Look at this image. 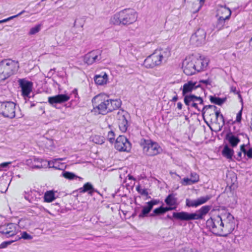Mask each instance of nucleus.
I'll use <instances>...</instances> for the list:
<instances>
[{"label": "nucleus", "instance_id": "a211bd4d", "mask_svg": "<svg viewBox=\"0 0 252 252\" xmlns=\"http://www.w3.org/2000/svg\"><path fill=\"white\" fill-rule=\"evenodd\" d=\"M70 98V95L66 94H59L48 97V102L53 106L56 107L58 103H62L67 101Z\"/></svg>", "mask_w": 252, "mask_h": 252}, {"label": "nucleus", "instance_id": "5fc2aeb1", "mask_svg": "<svg viewBox=\"0 0 252 252\" xmlns=\"http://www.w3.org/2000/svg\"><path fill=\"white\" fill-rule=\"evenodd\" d=\"M244 156H247L249 158H252V148H250L248 151L247 150L244 154Z\"/></svg>", "mask_w": 252, "mask_h": 252}, {"label": "nucleus", "instance_id": "b1692460", "mask_svg": "<svg viewBox=\"0 0 252 252\" xmlns=\"http://www.w3.org/2000/svg\"><path fill=\"white\" fill-rule=\"evenodd\" d=\"M78 190L80 193L87 192L90 195H93L94 192H97V191L94 189L92 184L90 182L85 184L83 187L79 189Z\"/></svg>", "mask_w": 252, "mask_h": 252}, {"label": "nucleus", "instance_id": "dca6fc26", "mask_svg": "<svg viewBox=\"0 0 252 252\" xmlns=\"http://www.w3.org/2000/svg\"><path fill=\"white\" fill-rule=\"evenodd\" d=\"M19 85L21 89L22 95L24 97H29V94L32 92L33 83L27 80H18Z\"/></svg>", "mask_w": 252, "mask_h": 252}, {"label": "nucleus", "instance_id": "e433bc0d", "mask_svg": "<svg viewBox=\"0 0 252 252\" xmlns=\"http://www.w3.org/2000/svg\"><path fill=\"white\" fill-rule=\"evenodd\" d=\"M62 175L65 178L69 179V180H72L74 178H78V177H77L74 173H73L72 172H68V171H63L62 173ZM79 178L81 179V178H80V177H79Z\"/></svg>", "mask_w": 252, "mask_h": 252}, {"label": "nucleus", "instance_id": "7ed1b4c3", "mask_svg": "<svg viewBox=\"0 0 252 252\" xmlns=\"http://www.w3.org/2000/svg\"><path fill=\"white\" fill-rule=\"evenodd\" d=\"M137 14L133 10L125 9L115 14L110 20L111 24L117 26H127L135 22Z\"/></svg>", "mask_w": 252, "mask_h": 252}, {"label": "nucleus", "instance_id": "13d9d810", "mask_svg": "<svg viewBox=\"0 0 252 252\" xmlns=\"http://www.w3.org/2000/svg\"><path fill=\"white\" fill-rule=\"evenodd\" d=\"M200 83H202L206 86L211 85V80H200Z\"/></svg>", "mask_w": 252, "mask_h": 252}, {"label": "nucleus", "instance_id": "09e8293b", "mask_svg": "<svg viewBox=\"0 0 252 252\" xmlns=\"http://www.w3.org/2000/svg\"><path fill=\"white\" fill-rule=\"evenodd\" d=\"M108 80H94L96 85L98 86H103L107 83Z\"/></svg>", "mask_w": 252, "mask_h": 252}, {"label": "nucleus", "instance_id": "a18cd8bd", "mask_svg": "<svg viewBox=\"0 0 252 252\" xmlns=\"http://www.w3.org/2000/svg\"><path fill=\"white\" fill-rule=\"evenodd\" d=\"M159 202L160 201L158 199H152L150 201L148 202L146 204L153 209L154 205L159 204Z\"/></svg>", "mask_w": 252, "mask_h": 252}, {"label": "nucleus", "instance_id": "4468645a", "mask_svg": "<svg viewBox=\"0 0 252 252\" xmlns=\"http://www.w3.org/2000/svg\"><path fill=\"white\" fill-rule=\"evenodd\" d=\"M212 197V196L211 195H207L194 200L187 198L186 199V206L188 207H197L206 203Z\"/></svg>", "mask_w": 252, "mask_h": 252}, {"label": "nucleus", "instance_id": "6e6552de", "mask_svg": "<svg viewBox=\"0 0 252 252\" xmlns=\"http://www.w3.org/2000/svg\"><path fill=\"white\" fill-rule=\"evenodd\" d=\"M170 55V50L167 48H165L157 49L150 56L155 64L158 65L161 63L162 61L166 62Z\"/></svg>", "mask_w": 252, "mask_h": 252}, {"label": "nucleus", "instance_id": "4d7b16f0", "mask_svg": "<svg viewBox=\"0 0 252 252\" xmlns=\"http://www.w3.org/2000/svg\"><path fill=\"white\" fill-rule=\"evenodd\" d=\"M25 12V10H23L21 12H20L19 13H18L17 15H14V16H11V17H9L7 18V20L9 21H10V20H12V19H14V18H15L16 17H17L20 16L23 13H24Z\"/></svg>", "mask_w": 252, "mask_h": 252}, {"label": "nucleus", "instance_id": "f257e3e1", "mask_svg": "<svg viewBox=\"0 0 252 252\" xmlns=\"http://www.w3.org/2000/svg\"><path fill=\"white\" fill-rule=\"evenodd\" d=\"M223 216L226 218L223 220L219 215L210 218L206 225L214 235L226 237L234 230L235 223L234 217L230 213H226Z\"/></svg>", "mask_w": 252, "mask_h": 252}, {"label": "nucleus", "instance_id": "1a4fd4ad", "mask_svg": "<svg viewBox=\"0 0 252 252\" xmlns=\"http://www.w3.org/2000/svg\"><path fill=\"white\" fill-rule=\"evenodd\" d=\"M220 11H221L223 13H225L226 15H220L218 19L215 27L218 31L224 28H227L229 27L228 26V20L231 14V11L230 9L226 6H221Z\"/></svg>", "mask_w": 252, "mask_h": 252}, {"label": "nucleus", "instance_id": "0e129e2a", "mask_svg": "<svg viewBox=\"0 0 252 252\" xmlns=\"http://www.w3.org/2000/svg\"><path fill=\"white\" fill-rule=\"evenodd\" d=\"M72 94L74 95V97H78V94H77V90L76 89H74L72 92Z\"/></svg>", "mask_w": 252, "mask_h": 252}, {"label": "nucleus", "instance_id": "f03ea898", "mask_svg": "<svg viewBox=\"0 0 252 252\" xmlns=\"http://www.w3.org/2000/svg\"><path fill=\"white\" fill-rule=\"evenodd\" d=\"M212 209L211 205H205L201 207L199 210L193 213H189L182 211L180 212H173L172 217L167 215L165 219L172 220L174 218L181 221H189L194 220H203L204 217Z\"/></svg>", "mask_w": 252, "mask_h": 252}, {"label": "nucleus", "instance_id": "680f3d73", "mask_svg": "<svg viewBox=\"0 0 252 252\" xmlns=\"http://www.w3.org/2000/svg\"><path fill=\"white\" fill-rule=\"evenodd\" d=\"M245 147H246V145L245 144H243L240 147V151L242 153L243 152L244 154H245L247 151V150L245 148Z\"/></svg>", "mask_w": 252, "mask_h": 252}, {"label": "nucleus", "instance_id": "0eeeda50", "mask_svg": "<svg viewBox=\"0 0 252 252\" xmlns=\"http://www.w3.org/2000/svg\"><path fill=\"white\" fill-rule=\"evenodd\" d=\"M15 104L11 101L0 102V114L10 119L15 117Z\"/></svg>", "mask_w": 252, "mask_h": 252}, {"label": "nucleus", "instance_id": "5701e85b", "mask_svg": "<svg viewBox=\"0 0 252 252\" xmlns=\"http://www.w3.org/2000/svg\"><path fill=\"white\" fill-rule=\"evenodd\" d=\"M234 150L231 148L227 144L224 145L221 151L222 156L229 160H233Z\"/></svg>", "mask_w": 252, "mask_h": 252}, {"label": "nucleus", "instance_id": "423d86ee", "mask_svg": "<svg viewBox=\"0 0 252 252\" xmlns=\"http://www.w3.org/2000/svg\"><path fill=\"white\" fill-rule=\"evenodd\" d=\"M140 145L143 149V152L148 156L157 155L162 151L158 143L153 142L150 139H141Z\"/></svg>", "mask_w": 252, "mask_h": 252}, {"label": "nucleus", "instance_id": "f3484780", "mask_svg": "<svg viewBox=\"0 0 252 252\" xmlns=\"http://www.w3.org/2000/svg\"><path fill=\"white\" fill-rule=\"evenodd\" d=\"M190 56L187 57L183 62V71L187 75H191L196 71Z\"/></svg>", "mask_w": 252, "mask_h": 252}, {"label": "nucleus", "instance_id": "6ab92c4d", "mask_svg": "<svg viewBox=\"0 0 252 252\" xmlns=\"http://www.w3.org/2000/svg\"><path fill=\"white\" fill-rule=\"evenodd\" d=\"M118 124L120 130L122 132H126L128 127V122L126 117L128 114L124 111L120 110L118 112Z\"/></svg>", "mask_w": 252, "mask_h": 252}, {"label": "nucleus", "instance_id": "c03bdc74", "mask_svg": "<svg viewBox=\"0 0 252 252\" xmlns=\"http://www.w3.org/2000/svg\"><path fill=\"white\" fill-rule=\"evenodd\" d=\"M190 177L192 183H196L199 181V176L196 173H191Z\"/></svg>", "mask_w": 252, "mask_h": 252}, {"label": "nucleus", "instance_id": "2eb2a0df", "mask_svg": "<svg viewBox=\"0 0 252 252\" xmlns=\"http://www.w3.org/2000/svg\"><path fill=\"white\" fill-rule=\"evenodd\" d=\"M17 225L15 223H9L0 227V233L5 235L6 238L13 237L17 234Z\"/></svg>", "mask_w": 252, "mask_h": 252}, {"label": "nucleus", "instance_id": "412c9836", "mask_svg": "<svg viewBox=\"0 0 252 252\" xmlns=\"http://www.w3.org/2000/svg\"><path fill=\"white\" fill-rule=\"evenodd\" d=\"M200 87V84H197L196 82H193L192 81H189L185 83L183 88H181V90H182V94L185 97V96L189 95L187 94L188 93L191 92L192 90H195Z\"/></svg>", "mask_w": 252, "mask_h": 252}, {"label": "nucleus", "instance_id": "393cba45", "mask_svg": "<svg viewBox=\"0 0 252 252\" xmlns=\"http://www.w3.org/2000/svg\"><path fill=\"white\" fill-rule=\"evenodd\" d=\"M185 2L190 4L193 12H197L201 8L204 0H185Z\"/></svg>", "mask_w": 252, "mask_h": 252}, {"label": "nucleus", "instance_id": "49530a36", "mask_svg": "<svg viewBox=\"0 0 252 252\" xmlns=\"http://www.w3.org/2000/svg\"><path fill=\"white\" fill-rule=\"evenodd\" d=\"M154 213L156 214L157 216L164 214L163 212V207L161 206L154 210Z\"/></svg>", "mask_w": 252, "mask_h": 252}, {"label": "nucleus", "instance_id": "7c9ffc66", "mask_svg": "<svg viewBox=\"0 0 252 252\" xmlns=\"http://www.w3.org/2000/svg\"><path fill=\"white\" fill-rule=\"evenodd\" d=\"M55 198L54 192L52 190L46 192L44 196V200L46 202H51Z\"/></svg>", "mask_w": 252, "mask_h": 252}, {"label": "nucleus", "instance_id": "de8ad7c7", "mask_svg": "<svg viewBox=\"0 0 252 252\" xmlns=\"http://www.w3.org/2000/svg\"><path fill=\"white\" fill-rule=\"evenodd\" d=\"M182 184L183 185L187 186L192 184L193 183L191 178H184L182 180Z\"/></svg>", "mask_w": 252, "mask_h": 252}, {"label": "nucleus", "instance_id": "f8f14e48", "mask_svg": "<svg viewBox=\"0 0 252 252\" xmlns=\"http://www.w3.org/2000/svg\"><path fill=\"white\" fill-rule=\"evenodd\" d=\"M115 148L120 152L130 151L131 146L128 139L124 135H120L115 142Z\"/></svg>", "mask_w": 252, "mask_h": 252}, {"label": "nucleus", "instance_id": "9d476101", "mask_svg": "<svg viewBox=\"0 0 252 252\" xmlns=\"http://www.w3.org/2000/svg\"><path fill=\"white\" fill-rule=\"evenodd\" d=\"M196 71L199 72L206 68L208 65L209 61L203 56L199 54H192L190 56Z\"/></svg>", "mask_w": 252, "mask_h": 252}, {"label": "nucleus", "instance_id": "aec40b11", "mask_svg": "<svg viewBox=\"0 0 252 252\" xmlns=\"http://www.w3.org/2000/svg\"><path fill=\"white\" fill-rule=\"evenodd\" d=\"M43 162L46 163L47 162L41 158L33 157L27 159L25 164L33 169H40L43 167Z\"/></svg>", "mask_w": 252, "mask_h": 252}, {"label": "nucleus", "instance_id": "c756f323", "mask_svg": "<svg viewBox=\"0 0 252 252\" xmlns=\"http://www.w3.org/2000/svg\"><path fill=\"white\" fill-rule=\"evenodd\" d=\"M210 100L212 103L221 105L226 100V98H220L216 96H210Z\"/></svg>", "mask_w": 252, "mask_h": 252}, {"label": "nucleus", "instance_id": "2f4dec72", "mask_svg": "<svg viewBox=\"0 0 252 252\" xmlns=\"http://www.w3.org/2000/svg\"><path fill=\"white\" fill-rule=\"evenodd\" d=\"M63 160V158H58V159H54V160H50V161H47V160H44L45 161H46L47 162L45 163V162H43V167L44 166H48L50 168H56V169H60L59 167L57 166V160Z\"/></svg>", "mask_w": 252, "mask_h": 252}, {"label": "nucleus", "instance_id": "774afa93", "mask_svg": "<svg viewBox=\"0 0 252 252\" xmlns=\"http://www.w3.org/2000/svg\"><path fill=\"white\" fill-rule=\"evenodd\" d=\"M178 97L177 95H176L172 98V101L173 102H175L178 100Z\"/></svg>", "mask_w": 252, "mask_h": 252}, {"label": "nucleus", "instance_id": "052dcab7", "mask_svg": "<svg viewBox=\"0 0 252 252\" xmlns=\"http://www.w3.org/2000/svg\"><path fill=\"white\" fill-rule=\"evenodd\" d=\"M10 162H3L0 164V168H5L9 164H10Z\"/></svg>", "mask_w": 252, "mask_h": 252}, {"label": "nucleus", "instance_id": "c9c22d12", "mask_svg": "<svg viewBox=\"0 0 252 252\" xmlns=\"http://www.w3.org/2000/svg\"><path fill=\"white\" fill-rule=\"evenodd\" d=\"M21 239H23L24 240H31L32 239V236L29 234L27 232L24 231L21 233V236L16 235L15 237V240H16V241Z\"/></svg>", "mask_w": 252, "mask_h": 252}, {"label": "nucleus", "instance_id": "3c124183", "mask_svg": "<svg viewBox=\"0 0 252 252\" xmlns=\"http://www.w3.org/2000/svg\"><path fill=\"white\" fill-rule=\"evenodd\" d=\"M231 92L234 93V94H238V96H239V98H240L241 99V101H242V96L241 95V94H239V92H238L237 90H236V88L235 87H234V86H232L231 87Z\"/></svg>", "mask_w": 252, "mask_h": 252}, {"label": "nucleus", "instance_id": "4c0bfd02", "mask_svg": "<svg viewBox=\"0 0 252 252\" xmlns=\"http://www.w3.org/2000/svg\"><path fill=\"white\" fill-rule=\"evenodd\" d=\"M93 141L97 144H102L104 143V138L103 137L99 135H95L93 137Z\"/></svg>", "mask_w": 252, "mask_h": 252}, {"label": "nucleus", "instance_id": "9b49d317", "mask_svg": "<svg viewBox=\"0 0 252 252\" xmlns=\"http://www.w3.org/2000/svg\"><path fill=\"white\" fill-rule=\"evenodd\" d=\"M206 32L204 29L199 28L192 34L190 41L192 44L199 46L204 44L205 41Z\"/></svg>", "mask_w": 252, "mask_h": 252}, {"label": "nucleus", "instance_id": "864d4df0", "mask_svg": "<svg viewBox=\"0 0 252 252\" xmlns=\"http://www.w3.org/2000/svg\"><path fill=\"white\" fill-rule=\"evenodd\" d=\"M212 115H214V114L215 113L216 119L217 121H219V118L220 116V115H222L220 113V110H217V109L216 110H214L212 112Z\"/></svg>", "mask_w": 252, "mask_h": 252}, {"label": "nucleus", "instance_id": "4be33fe9", "mask_svg": "<svg viewBox=\"0 0 252 252\" xmlns=\"http://www.w3.org/2000/svg\"><path fill=\"white\" fill-rule=\"evenodd\" d=\"M224 140L227 141L230 146L232 148L236 147L240 142V139L238 136L231 131L226 134Z\"/></svg>", "mask_w": 252, "mask_h": 252}, {"label": "nucleus", "instance_id": "bf43d9fd", "mask_svg": "<svg viewBox=\"0 0 252 252\" xmlns=\"http://www.w3.org/2000/svg\"><path fill=\"white\" fill-rule=\"evenodd\" d=\"M219 120L222 122L221 127H222L225 125L224 118L222 114L220 115V116L219 118Z\"/></svg>", "mask_w": 252, "mask_h": 252}, {"label": "nucleus", "instance_id": "f704fd0d", "mask_svg": "<svg viewBox=\"0 0 252 252\" xmlns=\"http://www.w3.org/2000/svg\"><path fill=\"white\" fill-rule=\"evenodd\" d=\"M217 107L215 105H205L203 107V109L201 110L202 115L203 117H204V115L205 114H208L209 113V110H216Z\"/></svg>", "mask_w": 252, "mask_h": 252}, {"label": "nucleus", "instance_id": "39448f33", "mask_svg": "<svg viewBox=\"0 0 252 252\" xmlns=\"http://www.w3.org/2000/svg\"><path fill=\"white\" fill-rule=\"evenodd\" d=\"M92 102L94 112L106 115L109 112L108 96L105 94H99L94 96Z\"/></svg>", "mask_w": 252, "mask_h": 252}, {"label": "nucleus", "instance_id": "473e14b6", "mask_svg": "<svg viewBox=\"0 0 252 252\" xmlns=\"http://www.w3.org/2000/svg\"><path fill=\"white\" fill-rule=\"evenodd\" d=\"M143 65L146 68H153L157 66L150 55L145 60Z\"/></svg>", "mask_w": 252, "mask_h": 252}, {"label": "nucleus", "instance_id": "a878e982", "mask_svg": "<svg viewBox=\"0 0 252 252\" xmlns=\"http://www.w3.org/2000/svg\"><path fill=\"white\" fill-rule=\"evenodd\" d=\"M109 109L111 112L114 110L118 109L121 105L122 102L120 99H108Z\"/></svg>", "mask_w": 252, "mask_h": 252}, {"label": "nucleus", "instance_id": "e2e57ef3", "mask_svg": "<svg viewBox=\"0 0 252 252\" xmlns=\"http://www.w3.org/2000/svg\"><path fill=\"white\" fill-rule=\"evenodd\" d=\"M142 208L141 207H137L134 209V212H135L137 214H138V215L141 212Z\"/></svg>", "mask_w": 252, "mask_h": 252}, {"label": "nucleus", "instance_id": "c85d7f7f", "mask_svg": "<svg viewBox=\"0 0 252 252\" xmlns=\"http://www.w3.org/2000/svg\"><path fill=\"white\" fill-rule=\"evenodd\" d=\"M177 199L175 197V194H169L165 198V202L168 206H174L177 204Z\"/></svg>", "mask_w": 252, "mask_h": 252}, {"label": "nucleus", "instance_id": "69168bd1", "mask_svg": "<svg viewBox=\"0 0 252 252\" xmlns=\"http://www.w3.org/2000/svg\"><path fill=\"white\" fill-rule=\"evenodd\" d=\"M220 11V7L218 10V16H219L220 17V15H226V14L225 13H223Z\"/></svg>", "mask_w": 252, "mask_h": 252}, {"label": "nucleus", "instance_id": "37998d69", "mask_svg": "<svg viewBox=\"0 0 252 252\" xmlns=\"http://www.w3.org/2000/svg\"><path fill=\"white\" fill-rule=\"evenodd\" d=\"M16 241L15 238L11 241H4L0 245V249L6 248L8 245L11 244L13 242Z\"/></svg>", "mask_w": 252, "mask_h": 252}, {"label": "nucleus", "instance_id": "338daca9", "mask_svg": "<svg viewBox=\"0 0 252 252\" xmlns=\"http://www.w3.org/2000/svg\"><path fill=\"white\" fill-rule=\"evenodd\" d=\"M177 108L179 109H180V110L182 109V104L181 102H178V103H177Z\"/></svg>", "mask_w": 252, "mask_h": 252}, {"label": "nucleus", "instance_id": "603ef678", "mask_svg": "<svg viewBox=\"0 0 252 252\" xmlns=\"http://www.w3.org/2000/svg\"><path fill=\"white\" fill-rule=\"evenodd\" d=\"M242 153L240 151L238 152L236 155H233V159L235 158L238 161H240L242 159Z\"/></svg>", "mask_w": 252, "mask_h": 252}, {"label": "nucleus", "instance_id": "ea45409f", "mask_svg": "<svg viewBox=\"0 0 252 252\" xmlns=\"http://www.w3.org/2000/svg\"><path fill=\"white\" fill-rule=\"evenodd\" d=\"M193 101H189L188 104L185 103V104L188 106H191V107H194L195 109L197 110L198 112L201 111L200 109L198 107L197 103L196 102H197V100L196 99H193Z\"/></svg>", "mask_w": 252, "mask_h": 252}, {"label": "nucleus", "instance_id": "72a5a7b5", "mask_svg": "<svg viewBox=\"0 0 252 252\" xmlns=\"http://www.w3.org/2000/svg\"><path fill=\"white\" fill-rule=\"evenodd\" d=\"M102 78V79H107V73L105 71V69H99L96 71V73L93 79H98Z\"/></svg>", "mask_w": 252, "mask_h": 252}, {"label": "nucleus", "instance_id": "6e6d98bb", "mask_svg": "<svg viewBox=\"0 0 252 252\" xmlns=\"http://www.w3.org/2000/svg\"><path fill=\"white\" fill-rule=\"evenodd\" d=\"M171 206H169L168 207H163V212L164 213H166L167 211L173 210L176 209V207H171Z\"/></svg>", "mask_w": 252, "mask_h": 252}, {"label": "nucleus", "instance_id": "ddd939ff", "mask_svg": "<svg viewBox=\"0 0 252 252\" xmlns=\"http://www.w3.org/2000/svg\"><path fill=\"white\" fill-rule=\"evenodd\" d=\"M101 51L94 50L88 53L84 56V61L88 65L99 62L102 58L101 56Z\"/></svg>", "mask_w": 252, "mask_h": 252}, {"label": "nucleus", "instance_id": "58836bf2", "mask_svg": "<svg viewBox=\"0 0 252 252\" xmlns=\"http://www.w3.org/2000/svg\"><path fill=\"white\" fill-rule=\"evenodd\" d=\"M41 28V25L38 24L36 25L35 27L32 28L30 29V31L29 32V34L30 35H33L34 34L38 32H39Z\"/></svg>", "mask_w": 252, "mask_h": 252}, {"label": "nucleus", "instance_id": "bb28decb", "mask_svg": "<svg viewBox=\"0 0 252 252\" xmlns=\"http://www.w3.org/2000/svg\"><path fill=\"white\" fill-rule=\"evenodd\" d=\"M141 208L142 209L141 212L138 215V218L139 219L147 217L152 210V209L147 204V205L141 206Z\"/></svg>", "mask_w": 252, "mask_h": 252}, {"label": "nucleus", "instance_id": "a19ab883", "mask_svg": "<svg viewBox=\"0 0 252 252\" xmlns=\"http://www.w3.org/2000/svg\"><path fill=\"white\" fill-rule=\"evenodd\" d=\"M136 190L139 193L142 195L148 196V192L146 189H142L141 188L140 186H138L136 188Z\"/></svg>", "mask_w": 252, "mask_h": 252}, {"label": "nucleus", "instance_id": "20e7f679", "mask_svg": "<svg viewBox=\"0 0 252 252\" xmlns=\"http://www.w3.org/2000/svg\"><path fill=\"white\" fill-rule=\"evenodd\" d=\"M19 68L18 61L10 59H4L0 62V77L7 79L16 73Z\"/></svg>", "mask_w": 252, "mask_h": 252}, {"label": "nucleus", "instance_id": "79ce46f5", "mask_svg": "<svg viewBox=\"0 0 252 252\" xmlns=\"http://www.w3.org/2000/svg\"><path fill=\"white\" fill-rule=\"evenodd\" d=\"M107 139L111 143L115 141V133L112 130H110L108 132Z\"/></svg>", "mask_w": 252, "mask_h": 252}, {"label": "nucleus", "instance_id": "cd10ccee", "mask_svg": "<svg viewBox=\"0 0 252 252\" xmlns=\"http://www.w3.org/2000/svg\"><path fill=\"white\" fill-rule=\"evenodd\" d=\"M193 99H197V101L199 102V104H203V100L202 97L200 96H197L192 94H190L189 95L185 96V97H184V102L188 104L189 101H193Z\"/></svg>", "mask_w": 252, "mask_h": 252}, {"label": "nucleus", "instance_id": "8fccbe9b", "mask_svg": "<svg viewBox=\"0 0 252 252\" xmlns=\"http://www.w3.org/2000/svg\"><path fill=\"white\" fill-rule=\"evenodd\" d=\"M242 110L243 107L241 108V109L239 111V112L237 114L236 119L235 120L236 122L240 123L242 119Z\"/></svg>", "mask_w": 252, "mask_h": 252}]
</instances>
